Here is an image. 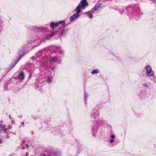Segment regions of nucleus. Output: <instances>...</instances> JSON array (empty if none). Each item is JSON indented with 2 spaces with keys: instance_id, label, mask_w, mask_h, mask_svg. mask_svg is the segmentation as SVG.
I'll return each mask as SVG.
<instances>
[{
  "instance_id": "obj_1",
  "label": "nucleus",
  "mask_w": 156,
  "mask_h": 156,
  "mask_svg": "<svg viewBox=\"0 0 156 156\" xmlns=\"http://www.w3.org/2000/svg\"><path fill=\"white\" fill-rule=\"evenodd\" d=\"M99 112L95 109L92 110L91 114V117L93 119L95 122L93 127L91 129V132L93 136L95 137L96 134L100 132L99 124H102V119L99 117Z\"/></svg>"
},
{
  "instance_id": "obj_2",
  "label": "nucleus",
  "mask_w": 156,
  "mask_h": 156,
  "mask_svg": "<svg viewBox=\"0 0 156 156\" xmlns=\"http://www.w3.org/2000/svg\"><path fill=\"white\" fill-rule=\"evenodd\" d=\"M24 53V48H22L20 49L19 51V52L17 55V56L18 58V59H17V61L15 62V64L13 66H14L17 62H18L20 60V59L21 58L22 56H23L25 53Z\"/></svg>"
},
{
  "instance_id": "obj_3",
  "label": "nucleus",
  "mask_w": 156,
  "mask_h": 156,
  "mask_svg": "<svg viewBox=\"0 0 156 156\" xmlns=\"http://www.w3.org/2000/svg\"><path fill=\"white\" fill-rule=\"evenodd\" d=\"M49 60L53 62H58L60 63L61 61V59L59 56H56L52 57L50 58Z\"/></svg>"
},
{
  "instance_id": "obj_4",
  "label": "nucleus",
  "mask_w": 156,
  "mask_h": 156,
  "mask_svg": "<svg viewBox=\"0 0 156 156\" xmlns=\"http://www.w3.org/2000/svg\"><path fill=\"white\" fill-rule=\"evenodd\" d=\"M88 5V4L87 2V0H81L80 3L79 4V5H80L82 8L83 9L84 8L85 6H87Z\"/></svg>"
},
{
  "instance_id": "obj_5",
  "label": "nucleus",
  "mask_w": 156,
  "mask_h": 156,
  "mask_svg": "<svg viewBox=\"0 0 156 156\" xmlns=\"http://www.w3.org/2000/svg\"><path fill=\"white\" fill-rule=\"evenodd\" d=\"M126 9V10L128 11V14L129 15H130L131 14V16H134L135 15V13L133 14V8H131L129 7H127Z\"/></svg>"
},
{
  "instance_id": "obj_6",
  "label": "nucleus",
  "mask_w": 156,
  "mask_h": 156,
  "mask_svg": "<svg viewBox=\"0 0 156 156\" xmlns=\"http://www.w3.org/2000/svg\"><path fill=\"white\" fill-rule=\"evenodd\" d=\"M25 77V74L22 71H20L18 75V78L20 80H23Z\"/></svg>"
},
{
  "instance_id": "obj_7",
  "label": "nucleus",
  "mask_w": 156,
  "mask_h": 156,
  "mask_svg": "<svg viewBox=\"0 0 156 156\" xmlns=\"http://www.w3.org/2000/svg\"><path fill=\"white\" fill-rule=\"evenodd\" d=\"M28 70H29V72L32 73L35 69V66L33 64L30 65L27 67Z\"/></svg>"
},
{
  "instance_id": "obj_8",
  "label": "nucleus",
  "mask_w": 156,
  "mask_h": 156,
  "mask_svg": "<svg viewBox=\"0 0 156 156\" xmlns=\"http://www.w3.org/2000/svg\"><path fill=\"white\" fill-rule=\"evenodd\" d=\"M56 50L57 52L59 55H61L63 53V51L62 50L61 47L60 46H57L56 48Z\"/></svg>"
},
{
  "instance_id": "obj_9",
  "label": "nucleus",
  "mask_w": 156,
  "mask_h": 156,
  "mask_svg": "<svg viewBox=\"0 0 156 156\" xmlns=\"http://www.w3.org/2000/svg\"><path fill=\"white\" fill-rule=\"evenodd\" d=\"M41 55V52L39 51L37 53H36L35 54V56H33L31 58L34 60L37 59V57H39Z\"/></svg>"
},
{
  "instance_id": "obj_10",
  "label": "nucleus",
  "mask_w": 156,
  "mask_h": 156,
  "mask_svg": "<svg viewBox=\"0 0 156 156\" xmlns=\"http://www.w3.org/2000/svg\"><path fill=\"white\" fill-rule=\"evenodd\" d=\"M59 25L58 22L55 23L54 22H51L50 23V27H51L52 29L55 28V27H57Z\"/></svg>"
},
{
  "instance_id": "obj_11",
  "label": "nucleus",
  "mask_w": 156,
  "mask_h": 156,
  "mask_svg": "<svg viewBox=\"0 0 156 156\" xmlns=\"http://www.w3.org/2000/svg\"><path fill=\"white\" fill-rule=\"evenodd\" d=\"M79 16V15L75 13L73 14L72 16L69 18V20L70 21H73L76 18H78Z\"/></svg>"
},
{
  "instance_id": "obj_12",
  "label": "nucleus",
  "mask_w": 156,
  "mask_h": 156,
  "mask_svg": "<svg viewBox=\"0 0 156 156\" xmlns=\"http://www.w3.org/2000/svg\"><path fill=\"white\" fill-rule=\"evenodd\" d=\"M147 75L149 77L152 76L154 74V72L152 70L146 72Z\"/></svg>"
},
{
  "instance_id": "obj_13",
  "label": "nucleus",
  "mask_w": 156,
  "mask_h": 156,
  "mask_svg": "<svg viewBox=\"0 0 156 156\" xmlns=\"http://www.w3.org/2000/svg\"><path fill=\"white\" fill-rule=\"evenodd\" d=\"M81 7L80 5L77 6L76 8V13L79 15L81 12Z\"/></svg>"
},
{
  "instance_id": "obj_14",
  "label": "nucleus",
  "mask_w": 156,
  "mask_h": 156,
  "mask_svg": "<svg viewBox=\"0 0 156 156\" xmlns=\"http://www.w3.org/2000/svg\"><path fill=\"white\" fill-rule=\"evenodd\" d=\"M92 13H93V12H91L90 11L84 12L83 14L85 15L86 14L87 17H88L89 18H92L93 17L92 15Z\"/></svg>"
},
{
  "instance_id": "obj_15",
  "label": "nucleus",
  "mask_w": 156,
  "mask_h": 156,
  "mask_svg": "<svg viewBox=\"0 0 156 156\" xmlns=\"http://www.w3.org/2000/svg\"><path fill=\"white\" fill-rule=\"evenodd\" d=\"M46 80L48 82H51L52 80L53 77L50 75H48L46 77Z\"/></svg>"
},
{
  "instance_id": "obj_16",
  "label": "nucleus",
  "mask_w": 156,
  "mask_h": 156,
  "mask_svg": "<svg viewBox=\"0 0 156 156\" xmlns=\"http://www.w3.org/2000/svg\"><path fill=\"white\" fill-rule=\"evenodd\" d=\"M100 5L98 4V5H96L94 6V9H92L91 10V12H94V10H98V9H99V7H100Z\"/></svg>"
},
{
  "instance_id": "obj_17",
  "label": "nucleus",
  "mask_w": 156,
  "mask_h": 156,
  "mask_svg": "<svg viewBox=\"0 0 156 156\" xmlns=\"http://www.w3.org/2000/svg\"><path fill=\"white\" fill-rule=\"evenodd\" d=\"M100 72V70L98 69H93L91 72V73L92 75L97 74Z\"/></svg>"
},
{
  "instance_id": "obj_18",
  "label": "nucleus",
  "mask_w": 156,
  "mask_h": 156,
  "mask_svg": "<svg viewBox=\"0 0 156 156\" xmlns=\"http://www.w3.org/2000/svg\"><path fill=\"white\" fill-rule=\"evenodd\" d=\"M61 152L58 150H55L54 152V155L55 156H59L61 155Z\"/></svg>"
},
{
  "instance_id": "obj_19",
  "label": "nucleus",
  "mask_w": 156,
  "mask_h": 156,
  "mask_svg": "<svg viewBox=\"0 0 156 156\" xmlns=\"http://www.w3.org/2000/svg\"><path fill=\"white\" fill-rule=\"evenodd\" d=\"M4 89L5 90H8L10 89V87H9V84L6 83L4 86L3 87Z\"/></svg>"
},
{
  "instance_id": "obj_20",
  "label": "nucleus",
  "mask_w": 156,
  "mask_h": 156,
  "mask_svg": "<svg viewBox=\"0 0 156 156\" xmlns=\"http://www.w3.org/2000/svg\"><path fill=\"white\" fill-rule=\"evenodd\" d=\"M145 69L146 72L152 70V67L150 65H147L145 66Z\"/></svg>"
},
{
  "instance_id": "obj_21",
  "label": "nucleus",
  "mask_w": 156,
  "mask_h": 156,
  "mask_svg": "<svg viewBox=\"0 0 156 156\" xmlns=\"http://www.w3.org/2000/svg\"><path fill=\"white\" fill-rule=\"evenodd\" d=\"M59 25H61V27H62L65 25V22L64 21H58Z\"/></svg>"
},
{
  "instance_id": "obj_22",
  "label": "nucleus",
  "mask_w": 156,
  "mask_h": 156,
  "mask_svg": "<svg viewBox=\"0 0 156 156\" xmlns=\"http://www.w3.org/2000/svg\"><path fill=\"white\" fill-rule=\"evenodd\" d=\"M67 32V30H63L61 32V36H64L65 34Z\"/></svg>"
},
{
  "instance_id": "obj_23",
  "label": "nucleus",
  "mask_w": 156,
  "mask_h": 156,
  "mask_svg": "<svg viewBox=\"0 0 156 156\" xmlns=\"http://www.w3.org/2000/svg\"><path fill=\"white\" fill-rule=\"evenodd\" d=\"M58 33V32L57 31H55L53 32L50 35H51L52 37L54 36L57 35Z\"/></svg>"
},
{
  "instance_id": "obj_24",
  "label": "nucleus",
  "mask_w": 156,
  "mask_h": 156,
  "mask_svg": "<svg viewBox=\"0 0 156 156\" xmlns=\"http://www.w3.org/2000/svg\"><path fill=\"white\" fill-rule=\"evenodd\" d=\"M51 37H52L51 36V35H49L47 36L45 39L47 40H49L51 38Z\"/></svg>"
},
{
  "instance_id": "obj_25",
  "label": "nucleus",
  "mask_w": 156,
  "mask_h": 156,
  "mask_svg": "<svg viewBox=\"0 0 156 156\" xmlns=\"http://www.w3.org/2000/svg\"><path fill=\"white\" fill-rule=\"evenodd\" d=\"M142 85L145 87H147L148 88H149V86L148 85L147 83H144L142 84Z\"/></svg>"
},
{
  "instance_id": "obj_26",
  "label": "nucleus",
  "mask_w": 156,
  "mask_h": 156,
  "mask_svg": "<svg viewBox=\"0 0 156 156\" xmlns=\"http://www.w3.org/2000/svg\"><path fill=\"white\" fill-rule=\"evenodd\" d=\"M28 147V144H27L25 145V146H24V147H22V148L23 149H25V148H27Z\"/></svg>"
},
{
  "instance_id": "obj_27",
  "label": "nucleus",
  "mask_w": 156,
  "mask_h": 156,
  "mask_svg": "<svg viewBox=\"0 0 156 156\" xmlns=\"http://www.w3.org/2000/svg\"><path fill=\"white\" fill-rule=\"evenodd\" d=\"M39 156H52L50 155H46L42 153Z\"/></svg>"
},
{
  "instance_id": "obj_28",
  "label": "nucleus",
  "mask_w": 156,
  "mask_h": 156,
  "mask_svg": "<svg viewBox=\"0 0 156 156\" xmlns=\"http://www.w3.org/2000/svg\"><path fill=\"white\" fill-rule=\"evenodd\" d=\"M87 97L85 96L84 97V101H85V105H86L87 103Z\"/></svg>"
},
{
  "instance_id": "obj_29",
  "label": "nucleus",
  "mask_w": 156,
  "mask_h": 156,
  "mask_svg": "<svg viewBox=\"0 0 156 156\" xmlns=\"http://www.w3.org/2000/svg\"><path fill=\"white\" fill-rule=\"evenodd\" d=\"M9 156H17V155L14 153H12L10 154Z\"/></svg>"
},
{
  "instance_id": "obj_30",
  "label": "nucleus",
  "mask_w": 156,
  "mask_h": 156,
  "mask_svg": "<svg viewBox=\"0 0 156 156\" xmlns=\"http://www.w3.org/2000/svg\"><path fill=\"white\" fill-rule=\"evenodd\" d=\"M84 95L85 96L87 97L88 96V94L86 92H85Z\"/></svg>"
},
{
  "instance_id": "obj_31",
  "label": "nucleus",
  "mask_w": 156,
  "mask_h": 156,
  "mask_svg": "<svg viewBox=\"0 0 156 156\" xmlns=\"http://www.w3.org/2000/svg\"><path fill=\"white\" fill-rule=\"evenodd\" d=\"M115 141V140L114 139H112L110 141V143H112L113 141Z\"/></svg>"
},
{
  "instance_id": "obj_32",
  "label": "nucleus",
  "mask_w": 156,
  "mask_h": 156,
  "mask_svg": "<svg viewBox=\"0 0 156 156\" xmlns=\"http://www.w3.org/2000/svg\"><path fill=\"white\" fill-rule=\"evenodd\" d=\"M12 128V126L11 125H9L8 126V128L10 129Z\"/></svg>"
},
{
  "instance_id": "obj_33",
  "label": "nucleus",
  "mask_w": 156,
  "mask_h": 156,
  "mask_svg": "<svg viewBox=\"0 0 156 156\" xmlns=\"http://www.w3.org/2000/svg\"><path fill=\"white\" fill-rule=\"evenodd\" d=\"M115 135H111V138L112 139H113L114 138H115Z\"/></svg>"
},
{
  "instance_id": "obj_34",
  "label": "nucleus",
  "mask_w": 156,
  "mask_h": 156,
  "mask_svg": "<svg viewBox=\"0 0 156 156\" xmlns=\"http://www.w3.org/2000/svg\"><path fill=\"white\" fill-rule=\"evenodd\" d=\"M3 141V139H0V143H2Z\"/></svg>"
},
{
  "instance_id": "obj_35",
  "label": "nucleus",
  "mask_w": 156,
  "mask_h": 156,
  "mask_svg": "<svg viewBox=\"0 0 156 156\" xmlns=\"http://www.w3.org/2000/svg\"><path fill=\"white\" fill-rule=\"evenodd\" d=\"M10 69H7L6 70V72H5V74L7 73L8 72L9 70Z\"/></svg>"
},
{
  "instance_id": "obj_36",
  "label": "nucleus",
  "mask_w": 156,
  "mask_h": 156,
  "mask_svg": "<svg viewBox=\"0 0 156 156\" xmlns=\"http://www.w3.org/2000/svg\"><path fill=\"white\" fill-rule=\"evenodd\" d=\"M21 125L23 126V127L24 126V122H23L21 123Z\"/></svg>"
},
{
  "instance_id": "obj_37",
  "label": "nucleus",
  "mask_w": 156,
  "mask_h": 156,
  "mask_svg": "<svg viewBox=\"0 0 156 156\" xmlns=\"http://www.w3.org/2000/svg\"><path fill=\"white\" fill-rule=\"evenodd\" d=\"M8 131V130L7 129H5V133H7V131Z\"/></svg>"
},
{
  "instance_id": "obj_38",
  "label": "nucleus",
  "mask_w": 156,
  "mask_h": 156,
  "mask_svg": "<svg viewBox=\"0 0 156 156\" xmlns=\"http://www.w3.org/2000/svg\"><path fill=\"white\" fill-rule=\"evenodd\" d=\"M25 140H22V143H25Z\"/></svg>"
},
{
  "instance_id": "obj_39",
  "label": "nucleus",
  "mask_w": 156,
  "mask_h": 156,
  "mask_svg": "<svg viewBox=\"0 0 156 156\" xmlns=\"http://www.w3.org/2000/svg\"><path fill=\"white\" fill-rule=\"evenodd\" d=\"M12 134H14V135H16V133H14V132H13L12 133Z\"/></svg>"
},
{
  "instance_id": "obj_40",
  "label": "nucleus",
  "mask_w": 156,
  "mask_h": 156,
  "mask_svg": "<svg viewBox=\"0 0 156 156\" xmlns=\"http://www.w3.org/2000/svg\"><path fill=\"white\" fill-rule=\"evenodd\" d=\"M1 26V22L0 21V27Z\"/></svg>"
},
{
  "instance_id": "obj_41",
  "label": "nucleus",
  "mask_w": 156,
  "mask_h": 156,
  "mask_svg": "<svg viewBox=\"0 0 156 156\" xmlns=\"http://www.w3.org/2000/svg\"><path fill=\"white\" fill-rule=\"evenodd\" d=\"M9 117L10 118V119H11V116H10V115L9 116Z\"/></svg>"
},
{
  "instance_id": "obj_42",
  "label": "nucleus",
  "mask_w": 156,
  "mask_h": 156,
  "mask_svg": "<svg viewBox=\"0 0 156 156\" xmlns=\"http://www.w3.org/2000/svg\"><path fill=\"white\" fill-rule=\"evenodd\" d=\"M45 41H45H44V40L43 41V42H44Z\"/></svg>"
},
{
  "instance_id": "obj_43",
  "label": "nucleus",
  "mask_w": 156,
  "mask_h": 156,
  "mask_svg": "<svg viewBox=\"0 0 156 156\" xmlns=\"http://www.w3.org/2000/svg\"><path fill=\"white\" fill-rule=\"evenodd\" d=\"M26 155H27V153H26Z\"/></svg>"
}]
</instances>
